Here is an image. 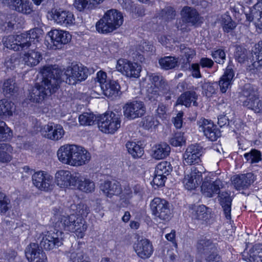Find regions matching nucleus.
<instances>
[{
	"label": "nucleus",
	"instance_id": "obj_40",
	"mask_svg": "<svg viewBox=\"0 0 262 262\" xmlns=\"http://www.w3.org/2000/svg\"><path fill=\"white\" fill-rule=\"evenodd\" d=\"M208 208L204 205L194 207L192 212V218L194 220L206 221L209 219Z\"/></svg>",
	"mask_w": 262,
	"mask_h": 262
},
{
	"label": "nucleus",
	"instance_id": "obj_37",
	"mask_svg": "<svg viewBox=\"0 0 262 262\" xmlns=\"http://www.w3.org/2000/svg\"><path fill=\"white\" fill-rule=\"evenodd\" d=\"M196 248L199 252L206 253L208 251L211 252L216 248L210 239H208L205 236H202L198 241Z\"/></svg>",
	"mask_w": 262,
	"mask_h": 262
},
{
	"label": "nucleus",
	"instance_id": "obj_9",
	"mask_svg": "<svg viewBox=\"0 0 262 262\" xmlns=\"http://www.w3.org/2000/svg\"><path fill=\"white\" fill-rule=\"evenodd\" d=\"M63 237L62 231H56L53 228L43 235L40 242V247L47 251L57 249L63 244Z\"/></svg>",
	"mask_w": 262,
	"mask_h": 262
},
{
	"label": "nucleus",
	"instance_id": "obj_43",
	"mask_svg": "<svg viewBox=\"0 0 262 262\" xmlns=\"http://www.w3.org/2000/svg\"><path fill=\"white\" fill-rule=\"evenodd\" d=\"M221 25L224 32L229 33L236 28V23L232 20L230 16L224 14L222 16Z\"/></svg>",
	"mask_w": 262,
	"mask_h": 262
},
{
	"label": "nucleus",
	"instance_id": "obj_33",
	"mask_svg": "<svg viewBox=\"0 0 262 262\" xmlns=\"http://www.w3.org/2000/svg\"><path fill=\"white\" fill-rule=\"evenodd\" d=\"M181 16L183 23L191 25L196 24L199 20L198 12L195 9L190 7L186 6L182 9Z\"/></svg>",
	"mask_w": 262,
	"mask_h": 262
},
{
	"label": "nucleus",
	"instance_id": "obj_63",
	"mask_svg": "<svg viewBox=\"0 0 262 262\" xmlns=\"http://www.w3.org/2000/svg\"><path fill=\"white\" fill-rule=\"evenodd\" d=\"M166 179V177L155 173V176L151 183L157 187L163 186Z\"/></svg>",
	"mask_w": 262,
	"mask_h": 262
},
{
	"label": "nucleus",
	"instance_id": "obj_41",
	"mask_svg": "<svg viewBox=\"0 0 262 262\" xmlns=\"http://www.w3.org/2000/svg\"><path fill=\"white\" fill-rule=\"evenodd\" d=\"M77 184L80 190L86 193L92 192L95 190V183L89 179L78 177Z\"/></svg>",
	"mask_w": 262,
	"mask_h": 262
},
{
	"label": "nucleus",
	"instance_id": "obj_30",
	"mask_svg": "<svg viewBox=\"0 0 262 262\" xmlns=\"http://www.w3.org/2000/svg\"><path fill=\"white\" fill-rule=\"evenodd\" d=\"M101 89L105 96L114 98L118 96L120 86L117 81L110 79L106 83L102 84Z\"/></svg>",
	"mask_w": 262,
	"mask_h": 262
},
{
	"label": "nucleus",
	"instance_id": "obj_27",
	"mask_svg": "<svg viewBox=\"0 0 262 262\" xmlns=\"http://www.w3.org/2000/svg\"><path fill=\"white\" fill-rule=\"evenodd\" d=\"M147 77L153 87L158 89L162 93H168L169 85L161 74L159 73H148Z\"/></svg>",
	"mask_w": 262,
	"mask_h": 262
},
{
	"label": "nucleus",
	"instance_id": "obj_23",
	"mask_svg": "<svg viewBox=\"0 0 262 262\" xmlns=\"http://www.w3.org/2000/svg\"><path fill=\"white\" fill-rule=\"evenodd\" d=\"M44 136L50 140L58 141L61 139L64 135V130L61 125L49 122L43 127Z\"/></svg>",
	"mask_w": 262,
	"mask_h": 262
},
{
	"label": "nucleus",
	"instance_id": "obj_48",
	"mask_svg": "<svg viewBox=\"0 0 262 262\" xmlns=\"http://www.w3.org/2000/svg\"><path fill=\"white\" fill-rule=\"evenodd\" d=\"M172 170L170 163L167 161L159 163L156 166L155 173L165 177L168 176Z\"/></svg>",
	"mask_w": 262,
	"mask_h": 262
},
{
	"label": "nucleus",
	"instance_id": "obj_50",
	"mask_svg": "<svg viewBox=\"0 0 262 262\" xmlns=\"http://www.w3.org/2000/svg\"><path fill=\"white\" fill-rule=\"evenodd\" d=\"M17 91V88L15 85V80L13 79L6 80L3 85V93L5 95H13Z\"/></svg>",
	"mask_w": 262,
	"mask_h": 262
},
{
	"label": "nucleus",
	"instance_id": "obj_24",
	"mask_svg": "<svg viewBox=\"0 0 262 262\" xmlns=\"http://www.w3.org/2000/svg\"><path fill=\"white\" fill-rule=\"evenodd\" d=\"M234 75V71L232 66L228 65L224 74L221 77L220 80L217 82L222 93H226L230 90L233 82Z\"/></svg>",
	"mask_w": 262,
	"mask_h": 262
},
{
	"label": "nucleus",
	"instance_id": "obj_28",
	"mask_svg": "<svg viewBox=\"0 0 262 262\" xmlns=\"http://www.w3.org/2000/svg\"><path fill=\"white\" fill-rule=\"evenodd\" d=\"M242 258L247 262H262V244H255L249 251L244 250Z\"/></svg>",
	"mask_w": 262,
	"mask_h": 262
},
{
	"label": "nucleus",
	"instance_id": "obj_47",
	"mask_svg": "<svg viewBox=\"0 0 262 262\" xmlns=\"http://www.w3.org/2000/svg\"><path fill=\"white\" fill-rule=\"evenodd\" d=\"M175 16L176 11L174 9L170 6L165 7L157 14V17L164 19L165 21L174 19Z\"/></svg>",
	"mask_w": 262,
	"mask_h": 262
},
{
	"label": "nucleus",
	"instance_id": "obj_20",
	"mask_svg": "<svg viewBox=\"0 0 262 262\" xmlns=\"http://www.w3.org/2000/svg\"><path fill=\"white\" fill-rule=\"evenodd\" d=\"M48 35L55 49L61 48L62 46L68 43L72 38L68 32L58 29L51 30Z\"/></svg>",
	"mask_w": 262,
	"mask_h": 262
},
{
	"label": "nucleus",
	"instance_id": "obj_22",
	"mask_svg": "<svg viewBox=\"0 0 262 262\" xmlns=\"http://www.w3.org/2000/svg\"><path fill=\"white\" fill-rule=\"evenodd\" d=\"M57 184L60 187H68L77 185L78 177L71 174L69 170H61L55 174Z\"/></svg>",
	"mask_w": 262,
	"mask_h": 262
},
{
	"label": "nucleus",
	"instance_id": "obj_12",
	"mask_svg": "<svg viewBox=\"0 0 262 262\" xmlns=\"http://www.w3.org/2000/svg\"><path fill=\"white\" fill-rule=\"evenodd\" d=\"M33 184L38 190L50 192L53 189L54 182L52 176L44 171H38L32 176Z\"/></svg>",
	"mask_w": 262,
	"mask_h": 262
},
{
	"label": "nucleus",
	"instance_id": "obj_39",
	"mask_svg": "<svg viewBox=\"0 0 262 262\" xmlns=\"http://www.w3.org/2000/svg\"><path fill=\"white\" fill-rule=\"evenodd\" d=\"M126 147L128 152L134 158H141L144 154V148L138 142L128 141L126 143Z\"/></svg>",
	"mask_w": 262,
	"mask_h": 262
},
{
	"label": "nucleus",
	"instance_id": "obj_62",
	"mask_svg": "<svg viewBox=\"0 0 262 262\" xmlns=\"http://www.w3.org/2000/svg\"><path fill=\"white\" fill-rule=\"evenodd\" d=\"M211 253L205 258L206 262H223L221 256L218 254L216 248L211 251Z\"/></svg>",
	"mask_w": 262,
	"mask_h": 262
},
{
	"label": "nucleus",
	"instance_id": "obj_49",
	"mask_svg": "<svg viewBox=\"0 0 262 262\" xmlns=\"http://www.w3.org/2000/svg\"><path fill=\"white\" fill-rule=\"evenodd\" d=\"M14 110V103L5 99L0 101V115L11 116Z\"/></svg>",
	"mask_w": 262,
	"mask_h": 262
},
{
	"label": "nucleus",
	"instance_id": "obj_56",
	"mask_svg": "<svg viewBox=\"0 0 262 262\" xmlns=\"http://www.w3.org/2000/svg\"><path fill=\"white\" fill-rule=\"evenodd\" d=\"M159 90L152 85L148 87L146 91L145 99L147 101L155 102L158 101V98L160 96Z\"/></svg>",
	"mask_w": 262,
	"mask_h": 262
},
{
	"label": "nucleus",
	"instance_id": "obj_11",
	"mask_svg": "<svg viewBox=\"0 0 262 262\" xmlns=\"http://www.w3.org/2000/svg\"><path fill=\"white\" fill-rule=\"evenodd\" d=\"M123 112L125 118L133 120L144 116L146 107L142 101L135 100L126 103L123 106Z\"/></svg>",
	"mask_w": 262,
	"mask_h": 262
},
{
	"label": "nucleus",
	"instance_id": "obj_1",
	"mask_svg": "<svg viewBox=\"0 0 262 262\" xmlns=\"http://www.w3.org/2000/svg\"><path fill=\"white\" fill-rule=\"evenodd\" d=\"M41 73L43 77L41 84H36L30 93V99L36 103H39L47 96L56 92L61 82L60 75L57 70L45 67Z\"/></svg>",
	"mask_w": 262,
	"mask_h": 262
},
{
	"label": "nucleus",
	"instance_id": "obj_5",
	"mask_svg": "<svg viewBox=\"0 0 262 262\" xmlns=\"http://www.w3.org/2000/svg\"><path fill=\"white\" fill-rule=\"evenodd\" d=\"M123 22L122 14L116 9H110L96 23V29L98 33L107 34L119 28Z\"/></svg>",
	"mask_w": 262,
	"mask_h": 262
},
{
	"label": "nucleus",
	"instance_id": "obj_61",
	"mask_svg": "<svg viewBox=\"0 0 262 262\" xmlns=\"http://www.w3.org/2000/svg\"><path fill=\"white\" fill-rule=\"evenodd\" d=\"M143 126L146 129H149L152 127H156L158 125L159 121L152 116H147L143 120Z\"/></svg>",
	"mask_w": 262,
	"mask_h": 262
},
{
	"label": "nucleus",
	"instance_id": "obj_21",
	"mask_svg": "<svg viewBox=\"0 0 262 262\" xmlns=\"http://www.w3.org/2000/svg\"><path fill=\"white\" fill-rule=\"evenodd\" d=\"M133 248L137 255L142 259L148 258L154 252L151 243L146 238L138 240L134 243Z\"/></svg>",
	"mask_w": 262,
	"mask_h": 262
},
{
	"label": "nucleus",
	"instance_id": "obj_7",
	"mask_svg": "<svg viewBox=\"0 0 262 262\" xmlns=\"http://www.w3.org/2000/svg\"><path fill=\"white\" fill-rule=\"evenodd\" d=\"M60 80L61 79L70 85L76 84L78 82H81L85 80L88 75L90 74L89 69L82 65V64H75L69 67L64 72L62 76H61L60 72Z\"/></svg>",
	"mask_w": 262,
	"mask_h": 262
},
{
	"label": "nucleus",
	"instance_id": "obj_25",
	"mask_svg": "<svg viewBox=\"0 0 262 262\" xmlns=\"http://www.w3.org/2000/svg\"><path fill=\"white\" fill-rule=\"evenodd\" d=\"M100 189L105 196L110 198L114 195H119L122 191L120 182L115 180L105 181L100 184Z\"/></svg>",
	"mask_w": 262,
	"mask_h": 262
},
{
	"label": "nucleus",
	"instance_id": "obj_26",
	"mask_svg": "<svg viewBox=\"0 0 262 262\" xmlns=\"http://www.w3.org/2000/svg\"><path fill=\"white\" fill-rule=\"evenodd\" d=\"M255 180V177L251 172L236 175L233 178L232 183L237 190L248 188Z\"/></svg>",
	"mask_w": 262,
	"mask_h": 262
},
{
	"label": "nucleus",
	"instance_id": "obj_19",
	"mask_svg": "<svg viewBox=\"0 0 262 262\" xmlns=\"http://www.w3.org/2000/svg\"><path fill=\"white\" fill-rule=\"evenodd\" d=\"M52 17L55 23L65 27H70L75 23L73 13L69 11L61 9L52 11Z\"/></svg>",
	"mask_w": 262,
	"mask_h": 262
},
{
	"label": "nucleus",
	"instance_id": "obj_35",
	"mask_svg": "<svg viewBox=\"0 0 262 262\" xmlns=\"http://www.w3.org/2000/svg\"><path fill=\"white\" fill-rule=\"evenodd\" d=\"M23 58L25 64L34 67L39 63L42 59V56L37 50H31L24 54Z\"/></svg>",
	"mask_w": 262,
	"mask_h": 262
},
{
	"label": "nucleus",
	"instance_id": "obj_10",
	"mask_svg": "<svg viewBox=\"0 0 262 262\" xmlns=\"http://www.w3.org/2000/svg\"><path fill=\"white\" fill-rule=\"evenodd\" d=\"M152 214L161 220H169L171 212L169 203L166 200L160 198H155L150 203Z\"/></svg>",
	"mask_w": 262,
	"mask_h": 262
},
{
	"label": "nucleus",
	"instance_id": "obj_4",
	"mask_svg": "<svg viewBox=\"0 0 262 262\" xmlns=\"http://www.w3.org/2000/svg\"><path fill=\"white\" fill-rule=\"evenodd\" d=\"M56 231H67L75 232L77 236L82 238L86 230L87 225L81 217L74 214L61 215L55 223L53 228Z\"/></svg>",
	"mask_w": 262,
	"mask_h": 262
},
{
	"label": "nucleus",
	"instance_id": "obj_51",
	"mask_svg": "<svg viewBox=\"0 0 262 262\" xmlns=\"http://www.w3.org/2000/svg\"><path fill=\"white\" fill-rule=\"evenodd\" d=\"M12 132L6 123L0 121V141H6L11 139Z\"/></svg>",
	"mask_w": 262,
	"mask_h": 262
},
{
	"label": "nucleus",
	"instance_id": "obj_17",
	"mask_svg": "<svg viewBox=\"0 0 262 262\" xmlns=\"http://www.w3.org/2000/svg\"><path fill=\"white\" fill-rule=\"evenodd\" d=\"M37 243H31L25 250L26 258L29 262H47V256Z\"/></svg>",
	"mask_w": 262,
	"mask_h": 262
},
{
	"label": "nucleus",
	"instance_id": "obj_44",
	"mask_svg": "<svg viewBox=\"0 0 262 262\" xmlns=\"http://www.w3.org/2000/svg\"><path fill=\"white\" fill-rule=\"evenodd\" d=\"M159 63L161 68L167 70L174 68L177 66L178 60L174 57L165 56L159 60Z\"/></svg>",
	"mask_w": 262,
	"mask_h": 262
},
{
	"label": "nucleus",
	"instance_id": "obj_29",
	"mask_svg": "<svg viewBox=\"0 0 262 262\" xmlns=\"http://www.w3.org/2000/svg\"><path fill=\"white\" fill-rule=\"evenodd\" d=\"M84 243H78L75 247L71 250L70 258L72 262H91L90 258L84 252Z\"/></svg>",
	"mask_w": 262,
	"mask_h": 262
},
{
	"label": "nucleus",
	"instance_id": "obj_3",
	"mask_svg": "<svg viewBox=\"0 0 262 262\" xmlns=\"http://www.w3.org/2000/svg\"><path fill=\"white\" fill-rule=\"evenodd\" d=\"M59 160L62 163L78 166L88 163L91 159L90 152L80 146L67 144L61 146L57 151Z\"/></svg>",
	"mask_w": 262,
	"mask_h": 262
},
{
	"label": "nucleus",
	"instance_id": "obj_18",
	"mask_svg": "<svg viewBox=\"0 0 262 262\" xmlns=\"http://www.w3.org/2000/svg\"><path fill=\"white\" fill-rule=\"evenodd\" d=\"M198 124L199 130L203 132L204 136L210 141H216L220 137V130L211 120L204 118L199 121Z\"/></svg>",
	"mask_w": 262,
	"mask_h": 262
},
{
	"label": "nucleus",
	"instance_id": "obj_53",
	"mask_svg": "<svg viewBox=\"0 0 262 262\" xmlns=\"http://www.w3.org/2000/svg\"><path fill=\"white\" fill-rule=\"evenodd\" d=\"M16 35H9L4 36L2 41L5 47L14 51H19V47L17 45Z\"/></svg>",
	"mask_w": 262,
	"mask_h": 262
},
{
	"label": "nucleus",
	"instance_id": "obj_36",
	"mask_svg": "<svg viewBox=\"0 0 262 262\" xmlns=\"http://www.w3.org/2000/svg\"><path fill=\"white\" fill-rule=\"evenodd\" d=\"M253 57L250 58V62L253 68H256L262 65V41L255 44L252 49Z\"/></svg>",
	"mask_w": 262,
	"mask_h": 262
},
{
	"label": "nucleus",
	"instance_id": "obj_57",
	"mask_svg": "<svg viewBox=\"0 0 262 262\" xmlns=\"http://www.w3.org/2000/svg\"><path fill=\"white\" fill-rule=\"evenodd\" d=\"M211 55L217 63L223 64L225 62L226 53L222 49L214 50L212 52Z\"/></svg>",
	"mask_w": 262,
	"mask_h": 262
},
{
	"label": "nucleus",
	"instance_id": "obj_2",
	"mask_svg": "<svg viewBox=\"0 0 262 262\" xmlns=\"http://www.w3.org/2000/svg\"><path fill=\"white\" fill-rule=\"evenodd\" d=\"M202 183V193L209 198H211L215 194H219L220 203L223 209L225 217L227 220H230L232 199L228 192L220 193V189L223 187L222 181L220 179L212 181L210 177H206Z\"/></svg>",
	"mask_w": 262,
	"mask_h": 262
},
{
	"label": "nucleus",
	"instance_id": "obj_38",
	"mask_svg": "<svg viewBox=\"0 0 262 262\" xmlns=\"http://www.w3.org/2000/svg\"><path fill=\"white\" fill-rule=\"evenodd\" d=\"M170 152V146L166 143H162L155 146L153 157L156 159H162L167 157Z\"/></svg>",
	"mask_w": 262,
	"mask_h": 262
},
{
	"label": "nucleus",
	"instance_id": "obj_8",
	"mask_svg": "<svg viewBox=\"0 0 262 262\" xmlns=\"http://www.w3.org/2000/svg\"><path fill=\"white\" fill-rule=\"evenodd\" d=\"M242 95L246 98L243 102V106L255 113L262 112V100L259 99L257 92L252 85L249 83L245 84Z\"/></svg>",
	"mask_w": 262,
	"mask_h": 262
},
{
	"label": "nucleus",
	"instance_id": "obj_52",
	"mask_svg": "<svg viewBox=\"0 0 262 262\" xmlns=\"http://www.w3.org/2000/svg\"><path fill=\"white\" fill-rule=\"evenodd\" d=\"M262 10L260 8H257L255 7V4L253 6L252 9L249 10V13H245L246 19L249 21H252L254 20H257V23H260V19L262 18Z\"/></svg>",
	"mask_w": 262,
	"mask_h": 262
},
{
	"label": "nucleus",
	"instance_id": "obj_45",
	"mask_svg": "<svg viewBox=\"0 0 262 262\" xmlns=\"http://www.w3.org/2000/svg\"><path fill=\"white\" fill-rule=\"evenodd\" d=\"M244 157L251 164L257 163L262 160L261 152L256 149H252L249 152L245 153Z\"/></svg>",
	"mask_w": 262,
	"mask_h": 262
},
{
	"label": "nucleus",
	"instance_id": "obj_60",
	"mask_svg": "<svg viewBox=\"0 0 262 262\" xmlns=\"http://www.w3.org/2000/svg\"><path fill=\"white\" fill-rule=\"evenodd\" d=\"M74 6L79 11L93 9L89 0H75Z\"/></svg>",
	"mask_w": 262,
	"mask_h": 262
},
{
	"label": "nucleus",
	"instance_id": "obj_59",
	"mask_svg": "<svg viewBox=\"0 0 262 262\" xmlns=\"http://www.w3.org/2000/svg\"><path fill=\"white\" fill-rule=\"evenodd\" d=\"M218 88L217 82H205L202 85V89L205 92L206 96H210L215 94Z\"/></svg>",
	"mask_w": 262,
	"mask_h": 262
},
{
	"label": "nucleus",
	"instance_id": "obj_54",
	"mask_svg": "<svg viewBox=\"0 0 262 262\" xmlns=\"http://www.w3.org/2000/svg\"><path fill=\"white\" fill-rule=\"evenodd\" d=\"M11 207L9 198L4 193L0 192V213H6Z\"/></svg>",
	"mask_w": 262,
	"mask_h": 262
},
{
	"label": "nucleus",
	"instance_id": "obj_58",
	"mask_svg": "<svg viewBox=\"0 0 262 262\" xmlns=\"http://www.w3.org/2000/svg\"><path fill=\"white\" fill-rule=\"evenodd\" d=\"M184 134L181 132H177L170 140L171 145L176 147L182 146L185 143L186 140L184 138Z\"/></svg>",
	"mask_w": 262,
	"mask_h": 262
},
{
	"label": "nucleus",
	"instance_id": "obj_64",
	"mask_svg": "<svg viewBox=\"0 0 262 262\" xmlns=\"http://www.w3.org/2000/svg\"><path fill=\"white\" fill-rule=\"evenodd\" d=\"M200 67L199 63H192L189 66L190 70L191 71V75L194 78H199L202 77Z\"/></svg>",
	"mask_w": 262,
	"mask_h": 262
},
{
	"label": "nucleus",
	"instance_id": "obj_31",
	"mask_svg": "<svg viewBox=\"0 0 262 262\" xmlns=\"http://www.w3.org/2000/svg\"><path fill=\"white\" fill-rule=\"evenodd\" d=\"M198 99V95L194 91H187L181 94L177 101V104L188 107L192 103L193 105L196 106L198 105L196 102Z\"/></svg>",
	"mask_w": 262,
	"mask_h": 262
},
{
	"label": "nucleus",
	"instance_id": "obj_16",
	"mask_svg": "<svg viewBox=\"0 0 262 262\" xmlns=\"http://www.w3.org/2000/svg\"><path fill=\"white\" fill-rule=\"evenodd\" d=\"M203 153V148L198 144H191L188 146L183 154V161L185 164L192 165L198 164L201 162V156Z\"/></svg>",
	"mask_w": 262,
	"mask_h": 262
},
{
	"label": "nucleus",
	"instance_id": "obj_13",
	"mask_svg": "<svg viewBox=\"0 0 262 262\" xmlns=\"http://www.w3.org/2000/svg\"><path fill=\"white\" fill-rule=\"evenodd\" d=\"M40 35V29L35 28L27 32L16 35V41L19 47V50L27 49L32 44H35L38 42Z\"/></svg>",
	"mask_w": 262,
	"mask_h": 262
},
{
	"label": "nucleus",
	"instance_id": "obj_15",
	"mask_svg": "<svg viewBox=\"0 0 262 262\" xmlns=\"http://www.w3.org/2000/svg\"><path fill=\"white\" fill-rule=\"evenodd\" d=\"M117 71L130 78H138L140 76L141 67L136 62L126 59H119L117 62Z\"/></svg>",
	"mask_w": 262,
	"mask_h": 262
},
{
	"label": "nucleus",
	"instance_id": "obj_46",
	"mask_svg": "<svg viewBox=\"0 0 262 262\" xmlns=\"http://www.w3.org/2000/svg\"><path fill=\"white\" fill-rule=\"evenodd\" d=\"M98 116L96 117L92 113H83L79 116V122L82 125H92L97 122Z\"/></svg>",
	"mask_w": 262,
	"mask_h": 262
},
{
	"label": "nucleus",
	"instance_id": "obj_42",
	"mask_svg": "<svg viewBox=\"0 0 262 262\" xmlns=\"http://www.w3.org/2000/svg\"><path fill=\"white\" fill-rule=\"evenodd\" d=\"M13 148L7 143L0 144V162H8L12 159L11 154Z\"/></svg>",
	"mask_w": 262,
	"mask_h": 262
},
{
	"label": "nucleus",
	"instance_id": "obj_55",
	"mask_svg": "<svg viewBox=\"0 0 262 262\" xmlns=\"http://www.w3.org/2000/svg\"><path fill=\"white\" fill-rule=\"evenodd\" d=\"M138 50L147 55L152 54L155 52V47L148 41L141 42L138 47Z\"/></svg>",
	"mask_w": 262,
	"mask_h": 262
},
{
	"label": "nucleus",
	"instance_id": "obj_34",
	"mask_svg": "<svg viewBox=\"0 0 262 262\" xmlns=\"http://www.w3.org/2000/svg\"><path fill=\"white\" fill-rule=\"evenodd\" d=\"M12 7L16 11L29 15L33 11V7L29 0H11Z\"/></svg>",
	"mask_w": 262,
	"mask_h": 262
},
{
	"label": "nucleus",
	"instance_id": "obj_32",
	"mask_svg": "<svg viewBox=\"0 0 262 262\" xmlns=\"http://www.w3.org/2000/svg\"><path fill=\"white\" fill-rule=\"evenodd\" d=\"M235 57L238 62L241 63H247L250 70L254 69V68H253L250 60V58H252L253 57L252 51V52H250V51H248L245 48L242 46H237L236 48Z\"/></svg>",
	"mask_w": 262,
	"mask_h": 262
},
{
	"label": "nucleus",
	"instance_id": "obj_14",
	"mask_svg": "<svg viewBox=\"0 0 262 262\" xmlns=\"http://www.w3.org/2000/svg\"><path fill=\"white\" fill-rule=\"evenodd\" d=\"M205 169L201 165L192 166L189 174L185 175L183 183L185 187L188 190H192L196 188L202 182V174Z\"/></svg>",
	"mask_w": 262,
	"mask_h": 262
},
{
	"label": "nucleus",
	"instance_id": "obj_6",
	"mask_svg": "<svg viewBox=\"0 0 262 262\" xmlns=\"http://www.w3.org/2000/svg\"><path fill=\"white\" fill-rule=\"evenodd\" d=\"M121 116L113 112L98 116L97 124L99 129L106 134H114L121 126Z\"/></svg>",
	"mask_w": 262,
	"mask_h": 262
}]
</instances>
